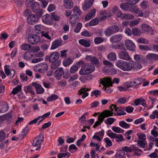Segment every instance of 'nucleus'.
<instances>
[{
  "label": "nucleus",
  "instance_id": "obj_1",
  "mask_svg": "<svg viewBox=\"0 0 158 158\" xmlns=\"http://www.w3.org/2000/svg\"><path fill=\"white\" fill-rule=\"evenodd\" d=\"M95 69V66L93 64H85L82 67L79 73L81 75L88 74L92 73Z\"/></svg>",
  "mask_w": 158,
  "mask_h": 158
},
{
  "label": "nucleus",
  "instance_id": "obj_2",
  "mask_svg": "<svg viewBox=\"0 0 158 158\" xmlns=\"http://www.w3.org/2000/svg\"><path fill=\"white\" fill-rule=\"evenodd\" d=\"M124 68V71H129L132 69V68H142L141 65L137 62L131 61L127 62L125 61Z\"/></svg>",
  "mask_w": 158,
  "mask_h": 158
},
{
  "label": "nucleus",
  "instance_id": "obj_3",
  "mask_svg": "<svg viewBox=\"0 0 158 158\" xmlns=\"http://www.w3.org/2000/svg\"><path fill=\"white\" fill-rule=\"evenodd\" d=\"M32 11L37 16L41 17L43 14L42 9L40 8L39 3L37 2H34L30 7Z\"/></svg>",
  "mask_w": 158,
  "mask_h": 158
},
{
  "label": "nucleus",
  "instance_id": "obj_4",
  "mask_svg": "<svg viewBox=\"0 0 158 158\" xmlns=\"http://www.w3.org/2000/svg\"><path fill=\"white\" fill-rule=\"evenodd\" d=\"M119 27L116 25H113L109 27L105 31V33L107 36H110L111 35L118 32Z\"/></svg>",
  "mask_w": 158,
  "mask_h": 158
},
{
  "label": "nucleus",
  "instance_id": "obj_5",
  "mask_svg": "<svg viewBox=\"0 0 158 158\" xmlns=\"http://www.w3.org/2000/svg\"><path fill=\"white\" fill-rule=\"evenodd\" d=\"M28 42L31 44H37L40 41V38L38 35H32L29 36L28 38Z\"/></svg>",
  "mask_w": 158,
  "mask_h": 158
},
{
  "label": "nucleus",
  "instance_id": "obj_6",
  "mask_svg": "<svg viewBox=\"0 0 158 158\" xmlns=\"http://www.w3.org/2000/svg\"><path fill=\"white\" fill-rule=\"evenodd\" d=\"M43 140L44 135L40 134L37 136L34 139L32 145L34 147L40 145L41 144V142Z\"/></svg>",
  "mask_w": 158,
  "mask_h": 158
},
{
  "label": "nucleus",
  "instance_id": "obj_7",
  "mask_svg": "<svg viewBox=\"0 0 158 158\" xmlns=\"http://www.w3.org/2000/svg\"><path fill=\"white\" fill-rule=\"evenodd\" d=\"M40 17L37 16L36 15H35L31 14L29 15L27 19V20L29 24H33L38 21V19Z\"/></svg>",
  "mask_w": 158,
  "mask_h": 158
},
{
  "label": "nucleus",
  "instance_id": "obj_8",
  "mask_svg": "<svg viewBox=\"0 0 158 158\" xmlns=\"http://www.w3.org/2000/svg\"><path fill=\"white\" fill-rule=\"evenodd\" d=\"M107 135L111 138H115L118 142H121L123 141V136L122 135L117 134L115 133L111 132L107 133Z\"/></svg>",
  "mask_w": 158,
  "mask_h": 158
},
{
  "label": "nucleus",
  "instance_id": "obj_9",
  "mask_svg": "<svg viewBox=\"0 0 158 158\" xmlns=\"http://www.w3.org/2000/svg\"><path fill=\"white\" fill-rule=\"evenodd\" d=\"M85 59L88 61H90L92 63V64H95L96 66L99 67V60L97 57L95 56H92L90 55L87 56L85 57Z\"/></svg>",
  "mask_w": 158,
  "mask_h": 158
},
{
  "label": "nucleus",
  "instance_id": "obj_10",
  "mask_svg": "<svg viewBox=\"0 0 158 158\" xmlns=\"http://www.w3.org/2000/svg\"><path fill=\"white\" fill-rule=\"evenodd\" d=\"M123 38V35L121 34H119L111 36L110 37V40L111 43H115L120 42Z\"/></svg>",
  "mask_w": 158,
  "mask_h": 158
},
{
  "label": "nucleus",
  "instance_id": "obj_11",
  "mask_svg": "<svg viewBox=\"0 0 158 158\" xmlns=\"http://www.w3.org/2000/svg\"><path fill=\"white\" fill-rule=\"evenodd\" d=\"M125 44L127 49L132 51L135 50V44L131 40H126L125 41Z\"/></svg>",
  "mask_w": 158,
  "mask_h": 158
},
{
  "label": "nucleus",
  "instance_id": "obj_12",
  "mask_svg": "<svg viewBox=\"0 0 158 158\" xmlns=\"http://www.w3.org/2000/svg\"><path fill=\"white\" fill-rule=\"evenodd\" d=\"M100 83L105 87L106 86H112L113 83L110 78L105 77L100 80Z\"/></svg>",
  "mask_w": 158,
  "mask_h": 158
},
{
  "label": "nucleus",
  "instance_id": "obj_13",
  "mask_svg": "<svg viewBox=\"0 0 158 158\" xmlns=\"http://www.w3.org/2000/svg\"><path fill=\"white\" fill-rule=\"evenodd\" d=\"M43 22L47 24L51 25L53 23V20L51 16L49 15H46L42 17Z\"/></svg>",
  "mask_w": 158,
  "mask_h": 158
},
{
  "label": "nucleus",
  "instance_id": "obj_14",
  "mask_svg": "<svg viewBox=\"0 0 158 158\" xmlns=\"http://www.w3.org/2000/svg\"><path fill=\"white\" fill-rule=\"evenodd\" d=\"M64 73L63 69L61 67L59 68L55 71V77L57 79L60 80L62 76L63 75Z\"/></svg>",
  "mask_w": 158,
  "mask_h": 158
},
{
  "label": "nucleus",
  "instance_id": "obj_15",
  "mask_svg": "<svg viewBox=\"0 0 158 158\" xmlns=\"http://www.w3.org/2000/svg\"><path fill=\"white\" fill-rule=\"evenodd\" d=\"M113 112L111 111L108 110H105L102 113H101L99 115V117L102 118V119H101V121H103L104 119L107 117L113 116Z\"/></svg>",
  "mask_w": 158,
  "mask_h": 158
},
{
  "label": "nucleus",
  "instance_id": "obj_16",
  "mask_svg": "<svg viewBox=\"0 0 158 158\" xmlns=\"http://www.w3.org/2000/svg\"><path fill=\"white\" fill-rule=\"evenodd\" d=\"M59 57V54L58 52H56L52 53L49 57L48 56L49 58V62H53L57 60Z\"/></svg>",
  "mask_w": 158,
  "mask_h": 158
},
{
  "label": "nucleus",
  "instance_id": "obj_17",
  "mask_svg": "<svg viewBox=\"0 0 158 158\" xmlns=\"http://www.w3.org/2000/svg\"><path fill=\"white\" fill-rule=\"evenodd\" d=\"M120 7L123 10L126 11H130L133 7L132 4L130 2L122 3L120 5Z\"/></svg>",
  "mask_w": 158,
  "mask_h": 158
},
{
  "label": "nucleus",
  "instance_id": "obj_18",
  "mask_svg": "<svg viewBox=\"0 0 158 158\" xmlns=\"http://www.w3.org/2000/svg\"><path fill=\"white\" fill-rule=\"evenodd\" d=\"M79 17L76 14H73L70 15L69 17V22L71 23V26H74L77 22L78 21Z\"/></svg>",
  "mask_w": 158,
  "mask_h": 158
},
{
  "label": "nucleus",
  "instance_id": "obj_19",
  "mask_svg": "<svg viewBox=\"0 0 158 158\" xmlns=\"http://www.w3.org/2000/svg\"><path fill=\"white\" fill-rule=\"evenodd\" d=\"M118 56L119 58L125 60H129L131 58L128 53L123 51H121L119 53Z\"/></svg>",
  "mask_w": 158,
  "mask_h": 158
},
{
  "label": "nucleus",
  "instance_id": "obj_20",
  "mask_svg": "<svg viewBox=\"0 0 158 158\" xmlns=\"http://www.w3.org/2000/svg\"><path fill=\"white\" fill-rule=\"evenodd\" d=\"M32 85L35 87L36 93L38 94H40L44 92V89L40 84L33 82L32 83Z\"/></svg>",
  "mask_w": 158,
  "mask_h": 158
},
{
  "label": "nucleus",
  "instance_id": "obj_21",
  "mask_svg": "<svg viewBox=\"0 0 158 158\" xmlns=\"http://www.w3.org/2000/svg\"><path fill=\"white\" fill-rule=\"evenodd\" d=\"M141 29L142 33H145V32H147L148 33L153 35L152 30L151 27L148 25L146 24H143L142 26Z\"/></svg>",
  "mask_w": 158,
  "mask_h": 158
},
{
  "label": "nucleus",
  "instance_id": "obj_22",
  "mask_svg": "<svg viewBox=\"0 0 158 158\" xmlns=\"http://www.w3.org/2000/svg\"><path fill=\"white\" fill-rule=\"evenodd\" d=\"M90 89H89L87 88H81L78 91V94L79 95H81L83 94L82 96V98H84L87 96L89 95V94L87 92H85L86 91H89L90 90Z\"/></svg>",
  "mask_w": 158,
  "mask_h": 158
},
{
  "label": "nucleus",
  "instance_id": "obj_23",
  "mask_svg": "<svg viewBox=\"0 0 158 158\" xmlns=\"http://www.w3.org/2000/svg\"><path fill=\"white\" fill-rule=\"evenodd\" d=\"M147 59L150 61L158 60V54L154 53H149L146 56Z\"/></svg>",
  "mask_w": 158,
  "mask_h": 158
},
{
  "label": "nucleus",
  "instance_id": "obj_24",
  "mask_svg": "<svg viewBox=\"0 0 158 158\" xmlns=\"http://www.w3.org/2000/svg\"><path fill=\"white\" fill-rule=\"evenodd\" d=\"M62 44V40H57L53 41L51 47L52 49H54L59 46H61Z\"/></svg>",
  "mask_w": 158,
  "mask_h": 158
},
{
  "label": "nucleus",
  "instance_id": "obj_25",
  "mask_svg": "<svg viewBox=\"0 0 158 158\" xmlns=\"http://www.w3.org/2000/svg\"><path fill=\"white\" fill-rule=\"evenodd\" d=\"M130 11L131 12H134L135 14H137L138 16L142 17L143 16L142 10L138 8L135 7L133 8H131Z\"/></svg>",
  "mask_w": 158,
  "mask_h": 158
},
{
  "label": "nucleus",
  "instance_id": "obj_26",
  "mask_svg": "<svg viewBox=\"0 0 158 158\" xmlns=\"http://www.w3.org/2000/svg\"><path fill=\"white\" fill-rule=\"evenodd\" d=\"M125 61L122 60H118L115 62L116 66L122 70L124 71Z\"/></svg>",
  "mask_w": 158,
  "mask_h": 158
},
{
  "label": "nucleus",
  "instance_id": "obj_27",
  "mask_svg": "<svg viewBox=\"0 0 158 158\" xmlns=\"http://www.w3.org/2000/svg\"><path fill=\"white\" fill-rule=\"evenodd\" d=\"M89 41V40L82 39L79 40V43L85 47H88L90 45Z\"/></svg>",
  "mask_w": 158,
  "mask_h": 158
},
{
  "label": "nucleus",
  "instance_id": "obj_28",
  "mask_svg": "<svg viewBox=\"0 0 158 158\" xmlns=\"http://www.w3.org/2000/svg\"><path fill=\"white\" fill-rule=\"evenodd\" d=\"M64 5L65 8L70 9L73 6V3L72 0H65L64 2Z\"/></svg>",
  "mask_w": 158,
  "mask_h": 158
},
{
  "label": "nucleus",
  "instance_id": "obj_29",
  "mask_svg": "<svg viewBox=\"0 0 158 158\" xmlns=\"http://www.w3.org/2000/svg\"><path fill=\"white\" fill-rule=\"evenodd\" d=\"M5 71L6 73L11 78H12L15 74L14 70L12 69L10 70L7 68H6L5 69Z\"/></svg>",
  "mask_w": 158,
  "mask_h": 158
},
{
  "label": "nucleus",
  "instance_id": "obj_30",
  "mask_svg": "<svg viewBox=\"0 0 158 158\" xmlns=\"http://www.w3.org/2000/svg\"><path fill=\"white\" fill-rule=\"evenodd\" d=\"M88 1L85 0V2L82 6V8L84 11L87 10L92 6L91 2L89 3Z\"/></svg>",
  "mask_w": 158,
  "mask_h": 158
},
{
  "label": "nucleus",
  "instance_id": "obj_31",
  "mask_svg": "<svg viewBox=\"0 0 158 158\" xmlns=\"http://www.w3.org/2000/svg\"><path fill=\"white\" fill-rule=\"evenodd\" d=\"M107 58L110 61H115L116 60V55L114 52H110L108 55Z\"/></svg>",
  "mask_w": 158,
  "mask_h": 158
},
{
  "label": "nucleus",
  "instance_id": "obj_32",
  "mask_svg": "<svg viewBox=\"0 0 158 158\" xmlns=\"http://www.w3.org/2000/svg\"><path fill=\"white\" fill-rule=\"evenodd\" d=\"M32 87L31 85H29L27 86H25L24 87V90L26 93H29L32 94H34L35 92L33 90Z\"/></svg>",
  "mask_w": 158,
  "mask_h": 158
},
{
  "label": "nucleus",
  "instance_id": "obj_33",
  "mask_svg": "<svg viewBox=\"0 0 158 158\" xmlns=\"http://www.w3.org/2000/svg\"><path fill=\"white\" fill-rule=\"evenodd\" d=\"M134 58L135 61L138 62H141L145 60L144 58L141 55H135L134 56Z\"/></svg>",
  "mask_w": 158,
  "mask_h": 158
},
{
  "label": "nucleus",
  "instance_id": "obj_34",
  "mask_svg": "<svg viewBox=\"0 0 158 158\" xmlns=\"http://www.w3.org/2000/svg\"><path fill=\"white\" fill-rule=\"evenodd\" d=\"M52 63L51 64V67L52 69H55L58 68L60 65V62L59 61L56 60L53 62H51Z\"/></svg>",
  "mask_w": 158,
  "mask_h": 158
},
{
  "label": "nucleus",
  "instance_id": "obj_35",
  "mask_svg": "<svg viewBox=\"0 0 158 158\" xmlns=\"http://www.w3.org/2000/svg\"><path fill=\"white\" fill-rule=\"evenodd\" d=\"M31 46H32L29 44L24 43L21 46V48L24 51L29 50L31 48Z\"/></svg>",
  "mask_w": 158,
  "mask_h": 158
},
{
  "label": "nucleus",
  "instance_id": "obj_36",
  "mask_svg": "<svg viewBox=\"0 0 158 158\" xmlns=\"http://www.w3.org/2000/svg\"><path fill=\"white\" fill-rule=\"evenodd\" d=\"M112 130L115 132L117 133H121L124 132V131L118 127L113 126L112 127Z\"/></svg>",
  "mask_w": 158,
  "mask_h": 158
},
{
  "label": "nucleus",
  "instance_id": "obj_37",
  "mask_svg": "<svg viewBox=\"0 0 158 158\" xmlns=\"http://www.w3.org/2000/svg\"><path fill=\"white\" fill-rule=\"evenodd\" d=\"M21 86L20 85H18L16 87L13 89L12 91V94H17L19 91H21Z\"/></svg>",
  "mask_w": 158,
  "mask_h": 158
},
{
  "label": "nucleus",
  "instance_id": "obj_38",
  "mask_svg": "<svg viewBox=\"0 0 158 158\" xmlns=\"http://www.w3.org/2000/svg\"><path fill=\"white\" fill-rule=\"evenodd\" d=\"M119 124L120 127L125 128H128L130 127V124L126 123L124 121H120L119 123Z\"/></svg>",
  "mask_w": 158,
  "mask_h": 158
},
{
  "label": "nucleus",
  "instance_id": "obj_39",
  "mask_svg": "<svg viewBox=\"0 0 158 158\" xmlns=\"http://www.w3.org/2000/svg\"><path fill=\"white\" fill-rule=\"evenodd\" d=\"M73 61L70 58L65 59L63 61V64L64 66H67L72 63Z\"/></svg>",
  "mask_w": 158,
  "mask_h": 158
},
{
  "label": "nucleus",
  "instance_id": "obj_40",
  "mask_svg": "<svg viewBox=\"0 0 158 158\" xmlns=\"http://www.w3.org/2000/svg\"><path fill=\"white\" fill-rule=\"evenodd\" d=\"M132 32L133 35L135 36L139 35L141 34L140 31L137 28H133L132 30Z\"/></svg>",
  "mask_w": 158,
  "mask_h": 158
},
{
  "label": "nucleus",
  "instance_id": "obj_41",
  "mask_svg": "<svg viewBox=\"0 0 158 158\" xmlns=\"http://www.w3.org/2000/svg\"><path fill=\"white\" fill-rule=\"evenodd\" d=\"M70 155V153L68 152H67L65 153H60L58 155V158H62L63 157H65L67 156V158Z\"/></svg>",
  "mask_w": 158,
  "mask_h": 158
},
{
  "label": "nucleus",
  "instance_id": "obj_42",
  "mask_svg": "<svg viewBox=\"0 0 158 158\" xmlns=\"http://www.w3.org/2000/svg\"><path fill=\"white\" fill-rule=\"evenodd\" d=\"M82 27V23H78L74 30V31L76 33L79 32L80 31Z\"/></svg>",
  "mask_w": 158,
  "mask_h": 158
},
{
  "label": "nucleus",
  "instance_id": "obj_43",
  "mask_svg": "<svg viewBox=\"0 0 158 158\" xmlns=\"http://www.w3.org/2000/svg\"><path fill=\"white\" fill-rule=\"evenodd\" d=\"M58 96L56 94H52L50 97L47 98V100L48 102H51L58 98Z\"/></svg>",
  "mask_w": 158,
  "mask_h": 158
},
{
  "label": "nucleus",
  "instance_id": "obj_44",
  "mask_svg": "<svg viewBox=\"0 0 158 158\" xmlns=\"http://www.w3.org/2000/svg\"><path fill=\"white\" fill-rule=\"evenodd\" d=\"M99 23V20L98 19L95 18L89 22V25L91 26L97 24Z\"/></svg>",
  "mask_w": 158,
  "mask_h": 158
},
{
  "label": "nucleus",
  "instance_id": "obj_45",
  "mask_svg": "<svg viewBox=\"0 0 158 158\" xmlns=\"http://www.w3.org/2000/svg\"><path fill=\"white\" fill-rule=\"evenodd\" d=\"M104 41V39L100 37H97L94 39V41L96 44H98L101 43Z\"/></svg>",
  "mask_w": 158,
  "mask_h": 158
},
{
  "label": "nucleus",
  "instance_id": "obj_46",
  "mask_svg": "<svg viewBox=\"0 0 158 158\" xmlns=\"http://www.w3.org/2000/svg\"><path fill=\"white\" fill-rule=\"evenodd\" d=\"M107 121H105V123L106 124H112L114 122L115 119L112 118H109L106 119Z\"/></svg>",
  "mask_w": 158,
  "mask_h": 158
},
{
  "label": "nucleus",
  "instance_id": "obj_47",
  "mask_svg": "<svg viewBox=\"0 0 158 158\" xmlns=\"http://www.w3.org/2000/svg\"><path fill=\"white\" fill-rule=\"evenodd\" d=\"M5 132L2 131H0V141H2L6 137Z\"/></svg>",
  "mask_w": 158,
  "mask_h": 158
},
{
  "label": "nucleus",
  "instance_id": "obj_48",
  "mask_svg": "<svg viewBox=\"0 0 158 158\" xmlns=\"http://www.w3.org/2000/svg\"><path fill=\"white\" fill-rule=\"evenodd\" d=\"M137 42L139 43L144 44H147L148 43V40L143 38L139 39L137 40Z\"/></svg>",
  "mask_w": 158,
  "mask_h": 158
},
{
  "label": "nucleus",
  "instance_id": "obj_49",
  "mask_svg": "<svg viewBox=\"0 0 158 158\" xmlns=\"http://www.w3.org/2000/svg\"><path fill=\"white\" fill-rule=\"evenodd\" d=\"M34 2V0H26L25 2L26 7L30 8Z\"/></svg>",
  "mask_w": 158,
  "mask_h": 158
},
{
  "label": "nucleus",
  "instance_id": "obj_50",
  "mask_svg": "<svg viewBox=\"0 0 158 158\" xmlns=\"http://www.w3.org/2000/svg\"><path fill=\"white\" fill-rule=\"evenodd\" d=\"M123 17L124 18L126 19H133L134 18V15L130 14H124Z\"/></svg>",
  "mask_w": 158,
  "mask_h": 158
},
{
  "label": "nucleus",
  "instance_id": "obj_51",
  "mask_svg": "<svg viewBox=\"0 0 158 158\" xmlns=\"http://www.w3.org/2000/svg\"><path fill=\"white\" fill-rule=\"evenodd\" d=\"M104 140L106 143V147L107 148L108 147L111 146L112 144V143L110 139L108 138H106L104 139Z\"/></svg>",
  "mask_w": 158,
  "mask_h": 158
},
{
  "label": "nucleus",
  "instance_id": "obj_52",
  "mask_svg": "<svg viewBox=\"0 0 158 158\" xmlns=\"http://www.w3.org/2000/svg\"><path fill=\"white\" fill-rule=\"evenodd\" d=\"M81 35L84 36L90 37L93 35V34L92 33H90L88 31H86L82 32L81 33Z\"/></svg>",
  "mask_w": 158,
  "mask_h": 158
},
{
  "label": "nucleus",
  "instance_id": "obj_53",
  "mask_svg": "<svg viewBox=\"0 0 158 158\" xmlns=\"http://www.w3.org/2000/svg\"><path fill=\"white\" fill-rule=\"evenodd\" d=\"M78 66L76 65L72 66L70 68V72L72 73H75L79 69Z\"/></svg>",
  "mask_w": 158,
  "mask_h": 158
},
{
  "label": "nucleus",
  "instance_id": "obj_54",
  "mask_svg": "<svg viewBox=\"0 0 158 158\" xmlns=\"http://www.w3.org/2000/svg\"><path fill=\"white\" fill-rule=\"evenodd\" d=\"M98 121H96L94 123V125L93 126V127L95 128L96 127H97L98 125H100L101 123L103 122L101 121V119H102V118L99 117V115L98 117Z\"/></svg>",
  "mask_w": 158,
  "mask_h": 158
},
{
  "label": "nucleus",
  "instance_id": "obj_55",
  "mask_svg": "<svg viewBox=\"0 0 158 158\" xmlns=\"http://www.w3.org/2000/svg\"><path fill=\"white\" fill-rule=\"evenodd\" d=\"M139 48L140 49L143 50L148 51L150 50L149 48L146 45H140Z\"/></svg>",
  "mask_w": 158,
  "mask_h": 158
},
{
  "label": "nucleus",
  "instance_id": "obj_56",
  "mask_svg": "<svg viewBox=\"0 0 158 158\" xmlns=\"http://www.w3.org/2000/svg\"><path fill=\"white\" fill-rule=\"evenodd\" d=\"M41 36L42 37H44L48 40H50L51 38V37L49 36L47 32H44L42 31L41 32Z\"/></svg>",
  "mask_w": 158,
  "mask_h": 158
},
{
  "label": "nucleus",
  "instance_id": "obj_57",
  "mask_svg": "<svg viewBox=\"0 0 158 158\" xmlns=\"http://www.w3.org/2000/svg\"><path fill=\"white\" fill-rule=\"evenodd\" d=\"M52 18L55 21H59L60 20V18L55 13H52L51 14Z\"/></svg>",
  "mask_w": 158,
  "mask_h": 158
},
{
  "label": "nucleus",
  "instance_id": "obj_58",
  "mask_svg": "<svg viewBox=\"0 0 158 158\" xmlns=\"http://www.w3.org/2000/svg\"><path fill=\"white\" fill-rule=\"evenodd\" d=\"M110 86H106L104 89V91L107 93L110 94L112 91V90L109 87Z\"/></svg>",
  "mask_w": 158,
  "mask_h": 158
},
{
  "label": "nucleus",
  "instance_id": "obj_59",
  "mask_svg": "<svg viewBox=\"0 0 158 158\" xmlns=\"http://www.w3.org/2000/svg\"><path fill=\"white\" fill-rule=\"evenodd\" d=\"M92 93L96 97H98L101 95V92L98 90L93 91L92 92Z\"/></svg>",
  "mask_w": 158,
  "mask_h": 158
},
{
  "label": "nucleus",
  "instance_id": "obj_60",
  "mask_svg": "<svg viewBox=\"0 0 158 158\" xmlns=\"http://www.w3.org/2000/svg\"><path fill=\"white\" fill-rule=\"evenodd\" d=\"M51 125V122H49L48 123H44L43 125L42 129H45L47 128L48 127Z\"/></svg>",
  "mask_w": 158,
  "mask_h": 158
},
{
  "label": "nucleus",
  "instance_id": "obj_61",
  "mask_svg": "<svg viewBox=\"0 0 158 158\" xmlns=\"http://www.w3.org/2000/svg\"><path fill=\"white\" fill-rule=\"evenodd\" d=\"M133 109L134 108L133 107L130 106H128L126 107L125 110L127 112L130 113L133 111Z\"/></svg>",
  "mask_w": 158,
  "mask_h": 158
},
{
  "label": "nucleus",
  "instance_id": "obj_62",
  "mask_svg": "<svg viewBox=\"0 0 158 158\" xmlns=\"http://www.w3.org/2000/svg\"><path fill=\"white\" fill-rule=\"evenodd\" d=\"M35 29L36 33H39L41 31V28L40 25H37L35 26Z\"/></svg>",
  "mask_w": 158,
  "mask_h": 158
},
{
  "label": "nucleus",
  "instance_id": "obj_63",
  "mask_svg": "<svg viewBox=\"0 0 158 158\" xmlns=\"http://www.w3.org/2000/svg\"><path fill=\"white\" fill-rule=\"evenodd\" d=\"M125 33L128 36H131L132 33L131 29L128 27H127L125 30Z\"/></svg>",
  "mask_w": 158,
  "mask_h": 158
},
{
  "label": "nucleus",
  "instance_id": "obj_64",
  "mask_svg": "<svg viewBox=\"0 0 158 158\" xmlns=\"http://www.w3.org/2000/svg\"><path fill=\"white\" fill-rule=\"evenodd\" d=\"M29 130V128L27 127H26L24 129H23L22 132V135L23 136L27 135Z\"/></svg>",
  "mask_w": 158,
  "mask_h": 158
}]
</instances>
